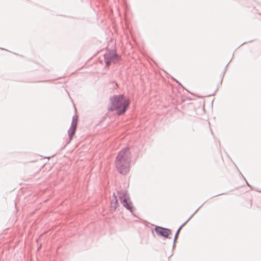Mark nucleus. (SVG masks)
I'll return each mask as SVG.
<instances>
[{"mask_svg":"<svg viewBox=\"0 0 261 261\" xmlns=\"http://www.w3.org/2000/svg\"><path fill=\"white\" fill-rule=\"evenodd\" d=\"M130 153L128 147H125L120 151L116 157L115 165L118 171L121 174L125 175L129 170L130 162Z\"/></svg>","mask_w":261,"mask_h":261,"instance_id":"f257e3e1","label":"nucleus"},{"mask_svg":"<svg viewBox=\"0 0 261 261\" xmlns=\"http://www.w3.org/2000/svg\"><path fill=\"white\" fill-rule=\"evenodd\" d=\"M200 207H199L191 216V217L184 223H183L179 227V228L178 229V230H177L175 234V236H174V241H173V248H174V246H175V242L178 238V235H179V232L181 230V229L182 228V227L185 226V225L193 217V216L197 213V212L198 211V210L199 209Z\"/></svg>","mask_w":261,"mask_h":261,"instance_id":"423d86ee","label":"nucleus"},{"mask_svg":"<svg viewBox=\"0 0 261 261\" xmlns=\"http://www.w3.org/2000/svg\"><path fill=\"white\" fill-rule=\"evenodd\" d=\"M103 56L107 67H109L112 63H116L119 60L118 56L113 50L109 51Z\"/></svg>","mask_w":261,"mask_h":261,"instance_id":"7ed1b4c3","label":"nucleus"},{"mask_svg":"<svg viewBox=\"0 0 261 261\" xmlns=\"http://www.w3.org/2000/svg\"><path fill=\"white\" fill-rule=\"evenodd\" d=\"M154 230L158 235L167 238H168L169 234L171 233V231L170 229L159 226H156L155 227Z\"/></svg>","mask_w":261,"mask_h":261,"instance_id":"39448f33","label":"nucleus"},{"mask_svg":"<svg viewBox=\"0 0 261 261\" xmlns=\"http://www.w3.org/2000/svg\"><path fill=\"white\" fill-rule=\"evenodd\" d=\"M113 197H114V199H112V201L113 202V201L114 200V207L116 208L117 205H118V200L117 199V196L115 195V193H113Z\"/></svg>","mask_w":261,"mask_h":261,"instance_id":"1a4fd4ad","label":"nucleus"},{"mask_svg":"<svg viewBox=\"0 0 261 261\" xmlns=\"http://www.w3.org/2000/svg\"><path fill=\"white\" fill-rule=\"evenodd\" d=\"M122 203L123 206H124L127 210L129 211L130 212H133V206H132V202L130 201L129 198L122 199V201H121Z\"/></svg>","mask_w":261,"mask_h":261,"instance_id":"0eeeda50","label":"nucleus"},{"mask_svg":"<svg viewBox=\"0 0 261 261\" xmlns=\"http://www.w3.org/2000/svg\"><path fill=\"white\" fill-rule=\"evenodd\" d=\"M246 182L247 183V185L248 186L250 187H251V186L248 183V182L246 180Z\"/></svg>","mask_w":261,"mask_h":261,"instance_id":"9d476101","label":"nucleus"},{"mask_svg":"<svg viewBox=\"0 0 261 261\" xmlns=\"http://www.w3.org/2000/svg\"><path fill=\"white\" fill-rule=\"evenodd\" d=\"M110 100L111 106L108 109L109 111L117 110L118 115L124 114L129 105V100L123 94L114 95Z\"/></svg>","mask_w":261,"mask_h":261,"instance_id":"f03ea898","label":"nucleus"},{"mask_svg":"<svg viewBox=\"0 0 261 261\" xmlns=\"http://www.w3.org/2000/svg\"><path fill=\"white\" fill-rule=\"evenodd\" d=\"M117 194L119 196V198L121 200V201H122V199H124L125 198H126V199L129 198V196L127 194V192L125 190H122L120 191H118Z\"/></svg>","mask_w":261,"mask_h":261,"instance_id":"6e6552de","label":"nucleus"},{"mask_svg":"<svg viewBox=\"0 0 261 261\" xmlns=\"http://www.w3.org/2000/svg\"><path fill=\"white\" fill-rule=\"evenodd\" d=\"M78 117L76 115L73 116L71 126L68 130V135L69 138V142L72 139L77 128Z\"/></svg>","mask_w":261,"mask_h":261,"instance_id":"20e7f679","label":"nucleus"}]
</instances>
